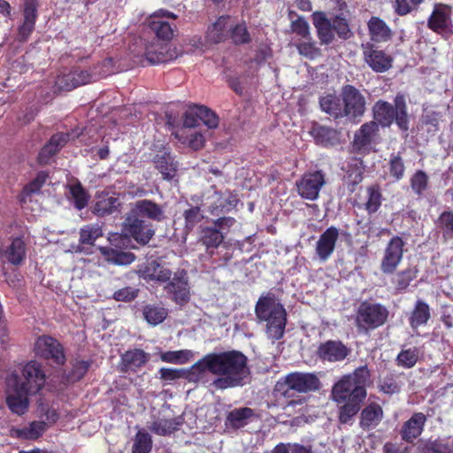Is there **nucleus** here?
Returning a JSON list of instances; mask_svg holds the SVG:
<instances>
[{
    "instance_id": "37998d69",
    "label": "nucleus",
    "mask_w": 453,
    "mask_h": 453,
    "mask_svg": "<svg viewBox=\"0 0 453 453\" xmlns=\"http://www.w3.org/2000/svg\"><path fill=\"white\" fill-rule=\"evenodd\" d=\"M430 308L426 303L418 300L410 317V324L412 328L426 324L430 319Z\"/></svg>"
},
{
    "instance_id": "79ce46f5",
    "label": "nucleus",
    "mask_w": 453,
    "mask_h": 453,
    "mask_svg": "<svg viewBox=\"0 0 453 453\" xmlns=\"http://www.w3.org/2000/svg\"><path fill=\"white\" fill-rule=\"evenodd\" d=\"M254 416V411L250 408L243 407L234 409L229 412L226 418L227 425L234 428H241L248 424L250 418Z\"/></svg>"
},
{
    "instance_id": "5fc2aeb1",
    "label": "nucleus",
    "mask_w": 453,
    "mask_h": 453,
    "mask_svg": "<svg viewBox=\"0 0 453 453\" xmlns=\"http://www.w3.org/2000/svg\"><path fill=\"white\" fill-rule=\"evenodd\" d=\"M437 226L442 232L445 240L451 239L453 237V212H442L439 217Z\"/></svg>"
},
{
    "instance_id": "4d7b16f0",
    "label": "nucleus",
    "mask_w": 453,
    "mask_h": 453,
    "mask_svg": "<svg viewBox=\"0 0 453 453\" xmlns=\"http://www.w3.org/2000/svg\"><path fill=\"white\" fill-rule=\"evenodd\" d=\"M420 453H453L444 443L439 441H427L419 446Z\"/></svg>"
},
{
    "instance_id": "7ed1b4c3",
    "label": "nucleus",
    "mask_w": 453,
    "mask_h": 453,
    "mask_svg": "<svg viewBox=\"0 0 453 453\" xmlns=\"http://www.w3.org/2000/svg\"><path fill=\"white\" fill-rule=\"evenodd\" d=\"M370 381V372L366 366L357 368L353 373L343 376L333 388L332 397L336 403L346 401V394L356 398H365V387Z\"/></svg>"
},
{
    "instance_id": "052dcab7",
    "label": "nucleus",
    "mask_w": 453,
    "mask_h": 453,
    "mask_svg": "<svg viewBox=\"0 0 453 453\" xmlns=\"http://www.w3.org/2000/svg\"><path fill=\"white\" fill-rule=\"evenodd\" d=\"M428 177L423 171H418L411 179V186L417 195H421L427 188Z\"/></svg>"
},
{
    "instance_id": "0eeeda50",
    "label": "nucleus",
    "mask_w": 453,
    "mask_h": 453,
    "mask_svg": "<svg viewBox=\"0 0 453 453\" xmlns=\"http://www.w3.org/2000/svg\"><path fill=\"white\" fill-rule=\"evenodd\" d=\"M388 311L380 304L363 303L357 314V325L360 330L376 328L386 321Z\"/></svg>"
},
{
    "instance_id": "f257e3e1",
    "label": "nucleus",
    "mask_w": 453,
    "mask_h": 453,
    "mask_svg": "<svg viewBox=\"0 0 453 453\" xmlns=\"http://www.w3.org/2000/svg\"><path fill=\"white\" fill-rule=\"evenodd\" d=\"M247 357L237 350L209 353L195 363L188 370V380L200 382L207 372L217 376L212 386L217 389H226L243 384L250 374Z\"/></svg>"
},
{
    "instance_id": "9b49d317",
    "label": "nucleus",
    "mask_w": 453,
    "mask_h": 453,
    "mask_svg": "<svg viewBox=\"0 0 453 453\" xmlns=\"http://www.w3.org/2000/svg\"><path fill=\"white\" fill-rule=\"evenodd\" d=\"M403 246L404 242L398 236H395L389 241L384 250L380 265L384 273H392L396 269L403 258Z\"/></svg>"
},
{
    "instance_id": "e2e57ef3",
    "label": "nucleus",
    "mask_w": 453,
    "mask_h": 453,
    "mask_svg": "<svg viewBox=\"0 0 453 453\" xmlns=\"http://www.w3.org/2000/svg\"><path fill=\"white\" fill-rule=\"evenodd\" d=\"M271 453H311V451L310 448L299 444L279 443Z\"/></svg>"
},
{
    "instance_id": "de8ad7c7",
    "label": "nucleus",
    "mask_w": 453,
    "mask_h": 453,
    "mask_svg": "<svg viewBox=\"0 0 453 453\" xmlns=\"http://www.w3.org/2000/svg\"><path fill=\"white\" fill-rule=\"evenodd\" d=\"M68 196L78 210L83 209L88 204V196L79 182L69 185Z\"/></svg>"
},
{
    "instance_id": "e433bc0d",
    "label": "nucleus",
    "mask_w": 453,
    "mask_h": 453,
    "mask_svg": "<svg viewBox=\"0 0 453 453\" xmlns=\"http://www.w3.org/2000/svg\"><path fill=\"white\" fill-rule=\"evenodd\" d=\"M346 401L340 409L339 419L342 423H348L359 411L360 403L365 398H356L352 394H346Z\"/></svg>"
},
{
    "instance_id": "7c9ffc66",
    "label": "nucleus",
    "mask_w": 453,
    "mask_h": 453,
    "mask_svg": "<svg viewBox=\"0 0 453 453\" xmlns=\"http://www.w3.org/2000/svg\"><path fill=\"white\" fill-rule=\"evenodd\" d=\"M174 134L181 143L194 150H201L204 146L203 134L195 129L179 128Z\"/></svg>"
},
{
    "instance_id": "f03ea898",
    "label": "nucleus",
    "mask_w": 453,
    "mask_h": 453,
    "mask_svg": "<svg viewBox=\"0 0 453 453\" xmlns=\"http://www.w3.org/2000/svg\"><path fill=\"white\" fill-rule=\"evenodd\" d=\"M255 312L259 321L265 322L269 338L279 340L283 336L287 313L283 305L273 295L261 296L257 302Z\"/></svg>"
},
{
    "instance_id": "bf43d9fd",
    "label": "nucleus",
    "mask_w": 453,
    "mask_h": 453,
    "mask_svg": "<svg viewBox=\"0 0 453 453\" xmlns=\"http://www.w3.org/2000/svg\"><path fill=\"white\" fill-rule=\"evenodd\" d=\"M418 358V351L416 348L401 351L397 356L398 364L410 368L412 367Z\"/></svg>"
},
{
    "instance_id": "a211bd4d",
    "label": "nucleus",
    "mask_w": 453,
    "mask_h": 453,
    "mask_svg": "<svg viewBox=\"0 0 453 453\" xmlns=\"http://www.w3.org/2000/svg\"><path fill=\"white\" fill-rule=\"evenodd\" d=\"M130 212L137 217H144L158 222L165 219L163 207L147 199L137 201Z\"/></svg>"
},
{
    "instance_id": "1a4fd4ad",
    "label": "nucleus",
    "mask_w": 453,
    "mask_h": 453,
    "mask_svg": "<svg viewBox=\"0 0 453 453\" xmlns=\"http://www.w3.org/2000/svg\"><path fill=\"white\" fill-rule=\"evenodd\" d=\"M341 96L343 101L345 117L351 119L360 118L365 111V97L351 85H345L342 88Z\"/></svg>"
},
{
    "instance_id": "0e129e2a",
    "label": "nucleus",
    "mask_w": 453,
    "mask_h": 453,
    "mask_svg": "<svg viewBox=\"0 0 453 453\" xmlns=\"http://www.w3.org/2000/svg\"><path fill=\"white\" fill-rule=\"evenodd\" d=\"M331 20L334 32H335L339 37L346 39L349 36L350 29L349 27L348 22L344 18L335 16L331 19Z\"/></svg>"
},
{
    "instance_id": "f704fd0d",
    "label": "nucleus",
    "mask_w": 453,
    "mask_h": 453,
    "mask_svg": "<svg viewBox=\"0 0 453 453\" xmlns=\"http://www.w3.org/2000/svg\"><path fill=\"white\" fill-rule=\"evenodd\" d=\"M383 416V411L379 404H370L361 412L360 426L366 430L379 425Z\"/></svg>"
},
{
    "instance_id": "f8f14e48",
    "label": "nucleus",
    "mask_w": 453,
    "mask_h": 453,
    "mask_svg": "<svg viewBox=\"0 0 453 453\" xmlns=\"http://www.w3.org/2000/svg\"><path fill=\"white\" fill-rule=\"evenodd\" d=\"M325 184V178L321 172H314L304 174L296 182L298 194L304 199L316 200L319 191Z\"/></svg>"
},
{
    "instance_id": "cd10ccee",
    "label": "nucleus",
    "mask_w": 453,
    "mask_h": 453,
    "mask_svg": "<svg viewBox=\"0 0 453 453\" xmlns=\"http://www.w3.org/2000/svg\"><path fill=\"white\" fill-rule=\"evenodd\" d=\"M37 2L36 0H26L24 8V21L19 27V32L21 40H26L35 28Z\"/></svg>"
},
{
    "instance_id": "864d4df0",
    "label": "nucleus",
    "mask_w": 453,
    "mask_h": 453,
    "mask_svg": "<svg viewBox=\"0 0 453 453\" xmlns=\"http://www.w3.org/2000/svg\"><path fill=\"white\" fill-rule=\"evenodd\" d=\"M196 111L199 122H203L209 128H216L218 127L219 118L210 109L203 105H196Z\"/></svg>"
},
{
    "instance_id": "6e6552de",
    "label": "nucleus",
    "mask_w": 453,
    "mask_h": 453,
    "mask_svg": "<svg viewBox=\"0 0 453 453\" xmlns=\"http://www.w3.org/2000/svg\"><path fill=\"white\" fill-rule=\"evenodd\" d=\"M33 395L22 389L16 379L7 380L6 404L12 413L24 414L29 406V396Z\"/></svg>"
},
{
    "instance_id": "b1692460",
    "label": "nucleus",
    "mask_w": 453,
    "mask_h": 453,
    "mask_svg": "<svg viewBox=\"0 0 453 453\" xmlns=\"http://www.w3.org/2000/svg\"><path fill=\"white\" fill-rule=\"evenodd\" d=\"M233 27V20L229 16L219 17L207 31V39L213 43L226 40Z\"/></svg>"
},
{
    "instance_id": "13d9d810",
    "label": "nucleus",
    "mask_w": 453,
    "mask_h": 453,
    "mask_svg": "<svg viewBox=\"0 0 453 453\" xmlns=\"http://www.w3.org/2000/svg\"><path fill=\"white\" fill-rule=\"evenodd\" d=\"M368 199L365 203V208L370 213L378 211L381 203V195L378 188L375 187H369L367 188Z\"/></svg>"
},
{
    "instance_id": "49530a36",
    "label": "nucleus",
    "mask_w": 453,
    "mask_h": 453,
    "mask_svg": "<svg viewBox=\"0 0 453 453\" xmlns=\"http://www.w3.org/2000/svg\"><path fill=\"white\" fill-rule=\"evenodd\" d=\"M46 430L44 422L33 421L28 426L14 431L16 436L25 440H35L40 437Z\"/></svg>"
},
{
    "instance_id": "774afa93",
    "label": "nucleus",
    "mask_w": 453,
    "mask_h": 453,
    "mask_svg": "<svg viewBox=\"0 0 453 453\" xmlns=\"http://www.w3.org/2000/svg\"><path fill=\"white\" fill-rule=\"evenodd\" d=\"M298 52L309 58H315L320 55L319 49L317 48L315 42H303L297 45Z\"/></svg>"
},
{
    "instance_id": "ddd939ff",
    "label": "nucleus",
    "mask_w": 453,
    "mask_h": 453,
    "mask_svg": "<svg viewBox=\"0 0 453 453\" xmlns=\"http://www.w3.org/2000/svg\"><path fill=\"white\" fill-rule=\"evenodd\" d=\"M36 355L47 359H52L56 364H64L65 357L59 342L50 336L39 337L35 345Z\"/></svg>"
},
{
    "instance_id": "58836bf2",
    "label": "nucleus",
    "mask_w": 453,
    "mask_h": 453,
    "mask_svg": "<svg viewBox=\"0 0 453 453\" xmlns=\"http://www.w3.org/2000/svg\"><path fill=\"white\" fill-rule=\"evenodd\" d=\"M225 233H223L214 224L213 226H207L202 229L200 240L202 243L207 248H217L223 242Z\"/></svg>"
},
{
    "instance_id": "412c9836",
    "label": "nucleus",
    "mask_w": 453,
    "mask_h": 453,
    "mask_svg": "<svg viewBox=\"0 0 453 453\" xmlns=\"http://www.w3.org/2000/svg\"><path fill=\"white\" fill-rule=\"evenodd\" d=\"M318 354L323 360L338 362L348 356L349 350L341 342L328 341L319 346Z\"/></svg>"
},
{
    "instance_id": "69168bd1",
    "label": "nucleus",
    "mask_w": 453,
    "mask_h": 453,
    "mask_svg": "<svg viewBox=\"0 0 453 453\" xmlns=\"http://www.w3.org/2000/svg\"><path fill=\"white\" fill-rule=\"evenodd\" d=\"M231 32V38L235 44L249 42L250 38L246 27L243 24L233 26Z\"/></svg>"
},
{
    "instance_id": "aec40b11",
    "label": "nucleus",
    "mask_w": 453,
    "mask_h": 453,
    "mask_svg": "<svg viewBox=\"0 0 453 453\" xmlns=\"http://www.w3.org/2000/svg\"><path fill=\"white\" fill-rule=\"evenodd\" d=\"M141 277L147 280L166 282L171 280L172 272L157 261L147 262L139 269Z\"/></svg>"
},
{
    "instance_id": "c85d7f7f",
    "label": "nucleus",
    "mask_w": 453,
    "mask_h": 453,
    "mask_svg": "<svg viewBox=\"0 0 453 453\" xmlns=\"http://www.w3.org/2000/svg\"><path fill=\"white\" fill-rule=\"evenodd\" d=\"M146 59L151 65L165 63L177 57L175 52L171 51L167 44L158 43L147 47L145 51Z\"/></svg>"
},
{
    "instance_id": "3c124183",
    "label": "nucleus",
    "mask_w": 453,
    "mask_h": 453,
    "mask_svg": "<svg viewBox=\"0 0 453 453\" xmlns=\"http://www.w3.org/2000/svg\"><path fill=\"white\" fill-rule=\"evenodd\" d=\"M417 273L418 270L415 267H410L396 273L393 278V283L396 289H405L410 285L411 281L417 277Z\"/></svg>"
},
{
    "instance_id": "a878e982",
    "label": "nucleus",
    "mask_w": 453,
    "mask_h": 453,
    "mask_svg": "<svg viewBox=\"0 0 453 453\" xmlns=\"http://www.w3.org/2000/svg\"><path fill=\"white\" fill-rule=\"evenodd\" d=\"M95 200L93 212L98 216L111 214L116 211L120 205L119 198L109 193H98Z\"/></svg>"
},
{
    "instance_id": "ea45409f",
    "label": "nucleus",
    "mask_w": 453,
    "mask_h": 453,
    "mask_svg": "<svg viewBox=\"0 0 453 453\" xmlns=\"http://www.w3.org/2000/svg\"><path fill=\"white\" fill-rule=\"evenodd\" d=\"M101 252L109 263L116 265H127L134 260V255L129 251L101 248Z\"/></svg>"
},
{
    "instance_id": "338daca9",
    "label": "nucleus",
    "mask_w": 453,
    "mask_h": 453,
    "mask_svg": "<svg viewBox=\"0 0 453 453\" xmlns=\"http://www.w3.org/2000/svg\"><path fill=\"white\" fill-rule=\"evenodd\" d=\"M291 30L296 33L297 35L301 36L303 39H307L310 36V27L307 21L299 17L296 20L291 21Z\"/></svg>"
},
{
    "instance_id": "8fccbe9b",
    "label": "nucleus",
    "mask_w": 453,
    "mask_h": 453,
    "mask_svg": "<svg viewBox=\"0 0 453 453\" xmlns=\"http://www.w3.org/2000/svg\"><path fill=\"white\" fill-rule=\"evenodd\" d=\"M143 316L149 324L157 326L165 319L167 311L162 306L147 305L143 310Z\"/></svg>"
},
{
    "instance_id": "603ef678",
    "label": "nucleus",
    "mask_w": 453,
    "mask_h": 453,
    "mask_svg": "<svg viewBox=\"0 0 453 453\" xmlns=\"http://www.w3.org/2000/svg\"><path fill=\"white\" fill-rule=\"evenodd\" d=\"M102 235L103 231L98 225L85 226L80 230V242L83 244L92 245Z\"/></svg>"
},
{
    "instance_id": "a18cd8bd",
    "label": "nucleus",
    "mask_w": 453,
    "mask_h": 453,
    "mask_svg": "<svg viewBox=\"0 0 453 453\" xmlns=\"http://www.w3.org/2000/svg\"><path fill=\"white\" fill-rule=\"evenodd\" d=\"M182 423L181 417L171 419H157L150 426V430L158 435H166L177 430L178 426Z\"/></svg>"
},
{
    "instance_id": "a19ab883",
    "label": "nucleus",
    "mask_w": 453,
    "mask_h": 453,
    "mask_svg": "<svg viewBox=\"0 0 453 453\" xmlns=\"http://www.w3.org/2000/svg\"><path fill=\"white\" fill-rule=\"evenodd\" d=\"M5 260L12 265H19L25 257V243L20 238H15L3 253Z\"/></svg>"
},
{
    "instance_id": "72a5a7b5",
    "label": "nucleus",
    "mask_w": 453,
    "mask_h": 453,
    "mask_svg": "<svg viewBox=\"0 0 453 453\" xmlns=\"http://www.w3.org/2000/svg\"><path fill=\"white\" fill-rule=\"evenodd\" d=\"M449 12L446 5L436 6L428 20L429 27L437 33L445 31L450 23Z\"/></svg>"
},
{
    "instance_id": "5701e85b",
    "label": "nucleus",
    "mask_w": 453,
    "mask_h": 453,
    "mask_svg": "<svg viewBox=\"0 0 453 453\" xmlns=\"http://www.w3.org/2000/svg\"><path fill=\"white\" fill-rule=\"evenodd\" d=\"M313 24L317 29L318 37L321 44H329L334 39V32L331 19L325 12H317L313 15Z\"/></svg>"
},
{
    "instance_id": "423d86ee",
    "label": "nucleus",
    "mask_w": 453,
    "mask_h": 453,
    "mask_svg": "<svg viewBox=\"0 0 453 453\" xmlns=\"http://www.w3.org/2000/svg\"><path fill=\"white\" fill-rule=\"evenodd\" d=\"M319 379L311 373L292 372L275 385V391L287 395L288 389L308 392L319 388Z\"/></svg>"
},
{
    "instance_id": "473e14b6",
    "label": "nucleus",
    "mask_w": 453,
    "mask_h": 453,
    "mask_svg": "<svg viewBox=\"0 0 453 453\" xmlns=\"http://www.w3.org/2000/svg\"><path fill=\"white\" fill-rule=\"evenodd\" d=\"M238 199L235 195H222L215 193L211 196V203L209 205L210 211L212 214L219 215L220 212H226L235 207Z\"/></svg>"
},
{
    "instance_id": "c9c22d12",
    "label": "nucleus",
    "mask_w": 453,
    "mask_h": 453,
    "mask_svg": "<svg viewBox=\"0 0 453 453\" xmlns=\"http://www.w3.org/2000/svg\"><path fill=\"white\" fill-rule=\"evenodd\" d=\"M369 33L371 39L376 42L388 41L392 33L387 24L377 17H372L368 22Z\"/></svg>"
},
{
    "instance_id": "393cba45",
    "label": "nucleus",
    "mask_w": 453,
    "mask_h": 453,
    "mask_svg": "<svg viewBox=\"0 0 453 453\" xmlns=\"http://www.w3.org/2000/svg\"><path fill=\"white\" fill-rule=\"evenodd\" d=\"M426 420V416L421 412L412 415L402 427L401 435L403 440L411 442L419 436L423 431Z\"/></svg>"
},
{
    "instance_id": "c756f323",
    "label": "nucleus",
    "mask_w": 453,
    "mask_h": 453,
    "mask_svg": "<svg viewBox=\"0 0 453 453\" xmlns=\"http://www.w3.org/2000/svg\"><path fill=\"white\" fill-rule=\"evenodd\" d=\"M320 108L323 111L334 119L345 117L343 101L342 96L335 94H327L321 96L319 100Z\"/></svg>"
},
{
    "instance_id": "4c0bfd02",
    "label": "nucleus",
    "mask_w": 453,
    "mask_h": 453,
    "mask_svg": "<svg viewBox=\"0 0 453 453\" xmlns=\"http://www.w3.org/2000/svg\"><path fill=\"white\" fill-rule=\"evenodd\" d=\"M311 134L317 143L328 146L339 142V134L334 129L325 126H317L312 128Z\"/></svg>"
},
{
    "instance_id": "39448f33",
    "label": "nucleus",
    "mask_w": 453,
    "mask_h": 453,
    "mask_svg": "<svg viewBox=\"0 0 453 453\" xmlns=\"http://www.w3.org/2000/svg\"><path fill=\"white\" fill-rule=\"evenodd\" d=\"M8 379H16L22 389L35 395L44 386L46 376L39 363L30 361L22 367L20 375L13 373Z\"/></svg>"
},
{
    "instance_id": "c03bdc74",
    "label": "nucleus",
    "mask_w": 453,
    "mask_h": 453,
    "mask_svg": "<svg viewBox=\"0 0 453 453\" xmlns=\"http://www.w3.org/2000/svg\"><path fill=\"white\" fill-rule=\"evenodd\" d=\"M149 360V356L142 349L127 351L122 356V361L127 369L135 370L144 365Z\"/></svg>"
},
{
    "instance_id": "bb28decb",
    "label": "nucleus",
    "mask_w": 453,
    "mask_h": 453,
    "mask_svg": "<svg viewBox=\"0 0 453 453\" xmlns=\"http://www.w3.org/2000/svg\"><path fill=\"white\" fill-rule=\"evenodd\" d=\"M69 140V134L65 133H58L51 136L50 142L42 149L38 156L40 164L46 165L50 158L63 148Z\"/></svg>"
},
{
    "instance_id": "2f4dec72",
    "label": "nucleus",
    "mask_w": 453,
    "mask_h": 453,
    "mask_svg": "<svg viewBox=\"0 0 453 453\" xmlns=\"http://www.w3.org/2000/svg\"><path fill=\"white\" fill-rule=\"evenodd\" d=\"M379 127L377 122L370 121L361 126L355 134L354 144L358 150L370 145L377 135Z\"/></svg>"
},
{
    "instance_id": "4468645a",
    "label": "nucleus",
    "mask_w": 453,
    "mask_h": 453,
    "mask_svg": "<svg viewBox=\"0 0 453 453\" xmlns=\"http://www.w3.org/2000/svg\"><path fill=\"white\" fill-rule=\"evenodd\" d=\"M165 288L173 294V299L177 303L182 304L188 302L189 298V286L187 273L184 270L175 272Z\"/></svg>"
},
{
    "instance_id": "2eb2a0df",
    "label": "nucleus",
    "mask_w": 453,
    "mask_h": 453,
    "mask_svg": "<svg viewBox=\"0 0 453 453\" xmlns=\"http://www.w3.org/2000/svg\"><path fill=\"white\" fill-rule=\"evenodd\" d=\"M163 18L174 19L177 16L173 12L159 10L150 16L149 27L158 38L168 41L173 36V29L168 22L162 20Z\"/></svg>"
},
{
    "instance_id": "6ab92c4d",
    "label": "nucleus",
    "mask_w": 453,
    "mask_h": 453,
    "mask_svg": "<svg viewBox=\"0 0 453 453\" xmlns=\"http://www.w3.org/2000/svg\"><path fill=\"white\" fill-rule=\"evenodd\" d=\"M364 58L368 65L375 72L383 73L391 67L392 59L384 51L364 46Z\"/></svg>"
},
{
    "instance_id": "9d476101",
    "label": "nucleus",
    "mask_w": 453,
    "mask_h": 453,
    "mask_svg": "<svg viewBox=\"0 0 453 453\" xmlns=\"http://www.w3.org/2000/svg\"><path fill=\"white\" fill-rule=\"evenodd\" d=\"M124 231L141 244L148 243L155 234L150 224L132 212H129L125 219Z\"/></svg>"
},
{
    "instance_id": "dca6fc26",
    "label": "nucleus",
    "mask_w": 453,
    "mask_h": 453,
    "mask_svg": "<svg viewBox=\"0 0 453 453\" xmlns=\"http://www.w3.org/2000/svg\"><path fill=\"white\" fill-rule=\"evenodd\" d=\"M96 79V74H92L88 71L76 70L59 76L56 84L58 88L69 91L79 86L91 82Z\"/></svg>"
},
{
    "instance_id": "20e7f679",
    "label": "nucleus",
    "mask_w": 453,
    "mask_h": 453,
    "mask_svg": "<svg viewBox=\"0 0 453 453\" xmlns=\"http://www.w3.org/2000/svg\"><path fill=\"white\" fill-rule=\"evenodd\" d=\"M394 103L393 106L388 102L378 101L372 108L374 119L383 127L390 126L395 120L400 129L407 131L409 126L404 96H396Z\"/></svg>"
},
{
    "instance_id": "f3484780",
    "label": "nucleus",
    "mask_w": 453,
    "mask_h": 453,
    "mask_svg": "<svg viewBox=\"0 0 453 453\" xmlns=\"http://www.w3.org/2000/svg\"><path fill=\"white\" fill-rule=\"evenodd\" d=\"M339 230L335 226L328 227L319 238L316 245V254L321 261H326L334 250Z\"/></svg>"
},
{
    "instance_id": "680f3d73",
    "label": "nucleus",
    "mask_w": 453,
    "mask_h": 453,
    "mask_svg": "<svg viewBox=\"0 0 453 453\" xmlns=\"http://www.w3.org/2000/svg\"><path fill=\"white\" fill-rule=\"evenodd\" d=\"M88 367L89 363L87 361H75L73 363V367L67 376V380L71 382L81 380L88 372Z\"/></svg>"
},
{
    "instance_id": "09e8293b",
    "label": "nucleus",
    "mask_w": 453,
    "mask_h": 453,
    "mask_svg": "<svg viewBox=\"0 0 453 453\" xmlns=\"http://www.w3.org/2000/svg\"><path fill=\"white\" fill-rule=\"evenodd\" d=\"M193 357L194 354L189 349L166 351L160 354V358L163 362L180 365L188 362Z\"/></svg>"
},
{
    "instance_id": "6e6d98bb",
    "label": "nucleus",
    "mask_w": 453,
    "mask_h": 453,
    "mask_svg": "<svg viewBox=\"0 0 453 453\" xmlns=\"http://www.w3.org/2000/svg\"><path fill=\"white\" fill-rule=\"evenodd\" d=\"M152 442L149 434L138 432L133 446V453H149L151 449Z\"/></svg>"
},
{
    "instance_id": "4be33fe9",
    "label": "nucleus",
    "mask_w": 453,
    "mask_h": 453,
    "mask_svg": "<svg viewBox=\"0 0 453 453\" xmlns=\"http://www.w3.org/2000/svg\"><path fill=\"white\" fill-rule=\"evenodd\" d=\"M154 164L165 180H172L177 173L178 163L165 149L160 150L155 156Z\"/></svg>"
}]
</instances>
